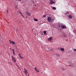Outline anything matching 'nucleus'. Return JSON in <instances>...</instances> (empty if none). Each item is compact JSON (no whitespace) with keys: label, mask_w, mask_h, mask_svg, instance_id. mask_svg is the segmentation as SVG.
Listing matches in <instances>:
<instances>
[{"label":"nucleus","mask_w":76,"mask_h":76,"mask_svg":"<svg viewBox=\"0 0 76 76\" xmlns=\"http://www.w3.org/2000/svg\"><path fill=\"white\" fill-rule=\"evenodd\" d=\"M73 31H74V32H75V33H76V30H74Z\"/></svg>","instance_id":"5701e85b"},{"label":"nucleus","mask_w":76,"mask_h":76,"mask_svg":"<svg viewBox=\"0 0 76 76\" xmlns=\"http://www.w3.org/2000/svg\"><path fill=\"white\" fill-rule=\"evenodd\" d=\"M27 70L26 69L24 68L23 70V72L25 73H27Z\"/></svg>","instance_id":"1a4fd4ad"},{"label":"nucleus","mask_w":76,"mask_h":76,"mask_svg":"<svg viewBox=\"0 0 76 76\" xmlns=\"http://www.w3.org/2000/svg\"><path fill=\"white\" fill-rule=\"evenodd\" d=\"M21 15L22 16V17H23V18H25V16H24V15H23V14H21Z\"/></svg>","instance_id":"f3484780"},{"label":"nucleus","mask_w":76,"mask_h":76,"mask_svg":"<svg viewBox=\"0 0 76 76\" xmlns=\"http://www.w3.org/2000/svg\"><path fill=\"white\" fill-rule=\"evenodd\" d=\"M19 13L21 14H21H22V12H20V11H19Z\"/></svg>","instance_id":"b1692460"},{"label":"nucleus","mask_w":76,"mask_h":76,"mask_svg":"<svg viewBox=\"0 0 76 76\" xmlns=\"http://www.w3.org/2000/svg\"><path fill=\"white\" fill-rule=\"evenodd\" d=\"M12 60L14 61V62H16V59L15 58L14 56H12Z\"/></svg>","instance_id":"f03ea898"},{"label":"nucleus","mask_w":76,"mask_h":76,"mask_svg":"<svg viewBox=\"0 0 76 76\" xmlns=\"http://www.w3.org/2000/svg\"><path fill=\"white\" fill-rule=\"evenodd\" d=\"M70 65L71 66H73V63H71Z\"/></svg>","instance_id":"6ab92c4d"},{"label":"nucleus","mask_w":76,"mask_h":76,"mask_svg":"<svg viewBox=\"0 0 76 76\" xmlns=\"http://www.w3.org/2000/svg\"><path fill=\"white\" fill-rule=\"evenodd\" d=\"M61 28L62 29H65L66 28V26L64 25L61 26Z\"/></svg>","instance_id":"39448f33"},{"label":"nucleus","mask_w":76,"mask_h":76,"mask_svg":"<svg viewBox=\"0 0 76 76\" xmlns=\"http://www.w3.org/2000/svg\"><path fill=\"white\" fill-rule=\"evenodd\" d=\"M53 10H56V8L54 7H53Z\"/></svg>","instance_id":"412c9836"},{"label":"nucleus","mask_w":76,"mask_h":76,"mask_svg":"<svg viewBox=\"0 0 76 76\" xmlns=\"http://www.w3.org/2000/svg\"><path fill=\"white\" fill-rule=\"evenodd\" d=\"M74 51H76V49H74Z\"/></svg>","instance_id":"c85d7f7f"},{"label":"nucleus","mask_w":76,"mask_h":76,"mask_svg":"<svg viewBox=\"0 0 76 76\" xmlns=\"http://www.w3.org/2000/svg\"><path fill=\"white\" fill-rule=\"evenodd\" d=\"M49 3L50 4H54V2L52 0H50V2Z\"/></svg>","instance_id":"423d86ee"},{"label":"nucleus","mask_w":76,"mask_h":76,"mask_svg":"<svg viewBox=\"0 0 76 76\" xmlns=\"http://www.w3.org/2000/svg\"><path fill=\"white\" fill-rule=\"evenodd\" d=\"M18 55H19V57H20L21 56L20 54V53L18 54Z\"/></svg>","instance_id":"393cba45"},{"label":"nucleus","mask_w":76,"mask_h":76,"mask_svg":"<svg viewBox=\"0 0 76 76\" xmlns=\"http://www.w3.org/2000/svg\"><path fill=\"white\" fill-rule=\"evenodd\" d=\"M18 1H22V0H18Z\"/></svg>","instance_id":"bb28decb"},{"label":"nucleus","mask_w":76,"mask_h":76,"mask_svg":"<svg viewBox=\"0 0 76 76\" xmlns=\"http://www.w3.org/2000/svg\"><path fill=\"white\" fill-rule=\"evenodd\" d=\"M61 51H64V48H61Z\"/></svg>","instance_id":"4468645a"},{"label":"nucleus","mask_w":76,"mask_h":76,"mask_svg":"<svg viewBox=\"0 0 76 76\" xmlns=\"http://www.w3.org/2000/svg\"><path fill=\"white\" fill-rule=\"evenodd\" d=\"M62 70H64V69H62Z\"/></svg>","instance_id":"7c9ffc66"},{"label":"nucleus","mask_w":76,"mask_h":76,"mask_svg":"<svg viewBox=\"0 0 76 76\" xmlns=\"http://www.w3.org/2000/svg\"><path fill=\"white\" fill-rule=\"evenodd\" d=\"M65 14L66 15H69V12H66L65 13Z\"/></svg>","instance_id":"9b49d317"},{"label":"nucleus","mask_w":76,"mask_h":76,"mask_svg":"<svg viewBox=\"0 0 76 76\" xmlns=\"http://www.w3.org/2000/svg\"><path fill=\"white\" fill-rule=\"evenodd\" d=\"M7 13H8V10H7Z\"/></svg>","instance_id":"a878e982"},{"label":"nucleus","mask_w":76,"mask_h":76,"mask_svg":"<svg viewBox=\"0 0 76 76\" xmlns=\"http://www.w3.org/2000/svg\"><path fill=\"white\" fill-rule=\"evenodd\" d=\"M48 20L49 22H51V18L50 17H49L48 18Z\"/></svg>","instance_id":"7ed1b4c3"},{"label":"nucleus","mask_w":76,"mask_h":76,"mask_svg":"<svg viewBox=\"0 0 76 76\" xmlns=\"http://www.w3.org/2000/svg\"><path fill=\"white\" fill-rule=\"evenodd\" d=\"M45 16H46L45 15H43V17H45Z\"/></svg>","instance_id":"cd10ccee"},{"label":"nucleus","mask_w":76,"mask_h":76,"mask_svg":"<svg viewBox=\"0 0 76 76\" xmlns=\"http://www.w3.org/2000/svg\"><path fill=\"white\" fill-rule=\"evenodd\" d=\"M10 50H12V49H11V48H10Z\"/></svg>","instance_id":"2f4dec72"},{"label":"nucleus","mask_w":76,"mask_h":76,"mask_svg":"<svg viewBox=\"0 0 76 76\" xmlns=\"http://www.w3.org/2000/svg\"><path fill=\"white\" fill-rule=\"evenodd\" d=\"M58 28H60V27L61 26V25L59 24L58 25Z\"/></svg>","instance_id":"aec40b11"},{"label":"nucleus","mask_w":76,"mask_h":76,"mask_svg":"<svg viewBox=\"0 0 76 76\" xmlns=\"http://www.w3.org/2000/svg\"><path fill=\"white\" fill-rule=\"evenodd\" d=\"M20 58H21V59H22V58H23V57H22V56H21L20 57Z\"/></svg>","instance_id":"4be33fe9"},{"label":"nucleus","mask_w":76,"mask_h":76,"mask_svg":"<svg viewBox=\"0 0 76 76\" xmlns=\"http://www.w3.org/2000/svg\"><path fill=\"white\" fill-rule=\"evenodd\" d=\"M34 21H37L38 20V19H37L35 18H34Z\"/></svg>","instance_id":"ddd939ff"},{"label":"nucleus","mask_w":76,"mask_h":76,"mask_svg":"<svg viewBox=\"0 0 76 76\" xmlns=\"http://www.w3.org/2000/svg\"><path fill=\"white\" fill-rule=\"evenodd\" d=\"M15 8L16 9H18V8H17V7H15Z\"/></svg>","instance_id":"c756f323"},{"label":"nucleus","mask_w":76,"mask_h":76,"mask_svg":"<svg viewBox=\"0 0 76 76\" xmlns=\"http://www.w3.org/2000/svg\"><path fill=\"white\" fill-rule=\"evenodd\" d=\"M9 42H10V44H12L13 45L15 44V43L13 42V41H12L10 40H9Z\"/></svg>","instance_id":"20e7f679"},{"label":"nucleus","mask_w":76,"mask_h":76,"mask_svg":"<svg viewBox=\"0 0 76 76\" xmlns=\"http://www.w3.org/2000/svg\"><path fill=\"white\" fill-rule=\"evenodd\" d=\"M53 38V37H50L48 39V41H51L52 39Z\"/></svg>","instance_id":"9d476101"},{"label":"nucleus","mask_w":76,"mask_h":76,"mask_svg":"<svg viewBox=\"0 0 76 76\" xmlns=\"http://www.w3.org/2000/svg\"><path fill=\"white\" fill-rule=\"evenodd\" d=\"M26 13L27 16H30L31 15V14L29 12L26 11Z\"/></svg>","instance_id":"f257e3e1"},{"label":"nucleus","mask_w":76,"mask_h":76,"mask_svg":"<svg viewBox=\"0 0 76 76\" xmlns=\"http://www.w3.org/2000/svg\"><path fill=\"white\" fill-rule=\"evenodd\" d=\"M12 51L14 56H15V49H12Z\"/></svg>","instance_id":"6e6552de"},{"label":"nucleus","mask_w":76,"mask_h":76,"mask_svg":"<svg viewBox=\"0 0 76 76\" xmlns=\"http://www.w3.org/2000/svg\"><path fill=\"white\" fill-rule=\"evenodd\" d=\"M35 6V5H34Z\"/></svg>","instance_id":"72a5a7b5"},{"label":"nucleus","mask_w":76,"mask_h":76,"mask_svg":"<svg viewBox=\"0 0 76 76\" xmlns=\"http://www.w3.org/2000/svg\"><path fill=\"white\" fill-rule=\"evenodd\" d=\"M11 66H12L13 65V63H11V62H10L9 63Z\"/></svg>","instance_id":"dca6fc26"},{"label":"nucleus","mask_w":76,"mask_h":76,"mask_svg":"<svg viewBox=\"0 0 76 76\" xmlns=\"http://www.w3.org/2000/svg\"><path fill=\"white\" fill-rule=\"evenodd\" d=\"M68 18H69V19H72V16H71L70 15H69L68 16Z\"/></svg>","instance_id":"f8f14e48"},{"label":"nucleus","mask_w":76,"mask_h":76,"mask_svg":"<svg viewBox=\"0 0 76 76\" xmlns=\"http://www.w3.org/2000/svg\"><path fill=\"white\" fill-rule=\"evenodd\" d=\"M49 49V50H50L51 51H53V49H51V48H50Z\"/></svg>","instance_id":"a211bd4d"},{"label":"nucleus","mask_w":76,"mask_h":76,"mask_svg":"<svg viewBox=\"0 0 76 76\" xmlns=\"http://www.w3.org/2000/svg\"><path fill=\"white\" fill-rule=\"evenodd\" d=\"M31 1H33V0H31Z\"/></svg>","instance_id":"473e14b6"},{"label":"nucleus","mask_w":76,"mask_h":76,"mask_svg":"<svg viewBox=\"0 0 76 76\" xmlns=\"http://www.w3.org/2000/svg\"><path fill=\"white\" fill-rule=\"evenodd\" d=\"M34 69H35V70H36V72H37V73L39 72V70H38V69H37V68L35 67L34 68Z\"/></svg>","instance_id":"0eeeda50"},{"label":"nucleus","mask_w":76,"mask_h":76,"mask_svg":"<svg viewBox=\"0 0 76 76\" xmlns=\"http://www.w3.org/2000/svg\"><path fill=\"white\" fill-rule=\"evenodd\" d=\"M44 34L45 35H46L47 34V32H46V31H44Z\"/></svg>","instance_id":"2eb2a0df"}]
</instances>
